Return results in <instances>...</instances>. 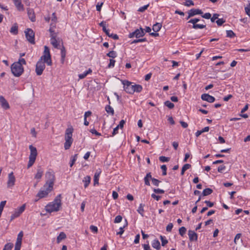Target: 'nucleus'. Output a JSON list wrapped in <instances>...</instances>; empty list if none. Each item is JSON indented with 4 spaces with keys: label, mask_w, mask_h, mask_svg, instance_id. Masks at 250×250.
<instances>
[{
    "label": "nucleus",
    "mask_w": 250,
    "mask_h": 250,
    "mask_svg": "<svg viewBox=\"0 0 250 250\" xmlns=\"http://www.w3.org/2000/svg\"><path fill=\"white\" fill-rule=\"evenodd\" d=\"M122 83L124 85V90L126 93L130 94H133L135 92L139 93L143 89V87L141 85L136 84L133 85L131 82L127 80H123L122 81Z\"/></svg>",
    "instance_id": "1"
},
{
    "label": "nucleus",
    "mask_w": 250,
    "mask_h": 250,
    "mask_svg": "<svg viewBox=\"0 0 250 250\" xmlns=\"http://www.w3.org/2000/svg\"><path fill=\"white\" fill-rule=\"evenodd\" d=\"M73 131V128L71 126V127L68 128L65 130V143L64 147L65 150L68 149L73 142L72 139V133Z\"/></svg>",
    "instance_id": "2"
},
{
    "label": "nucleus",
    "mask_w": 250,
    "mask_h": 250,
    "mask_svg": "<svg viewBox=\"0 0 250 250\" xmlns=\"http://www.w3.org/2000/svg\"><path fill=\"white\" fill-rule=\"evenodd\" d=\"M11 70L14 76L18 77L22 75L24 68L19 62H15L11 66Z\"/></svg>",
    "instance_id": "3"
},
{
    "label": "nucleus",
    "mask_w": 250,
    "mask_h": 250,
    "mask_svg": "<svg viewBox=\"0 0 250 250\" xmlns=\"http://www.w3.org/2000/svg\"><path fill=\"white\" fill-rule=\"evenodd\" d=\"M29 148L30 150V154L29 157V162L27 165V168L32 167L35 162L37 156V150L35 147L32 145H30Z\"/></svg>",
    "instance_id": "4"
},
{
    "label": "nucleus",
    "mask_w": 250,
    "mask_h": 250,
    "mask_svg": "<svg viewBox=\"0 0 250 250\" xmlns=\"http://www.w3.org/2000/svg\"><path fill=\"white\" fill-rule=\"evenodd\" d=\"M45 178L47 179L46 183L44 184V187H49V188H53L55 181V175L52 172L47 171L45 174Z\"/></svg>",
    "instance_id": "5"
},
{
    "label": "nucleus",
    "mask_w": 250,
    "mask_h": 250,
    "mask_svg": "<svg viewBox=\"0 0 250 250\" xmlns=\"http://www.w3.org/2000/svg\"><path fill=\"white\" fill-rule=\"evenodd\" d=\"M41 59H43V61L45 62V63L48 65H51L52 64L51 55L50 53V51L49 48L45 46L44 49L43 51V55L41 57Z\"/></svg>",
    "instance_id": "6"
},
{
    "label": "nucleus",
    "mask_w": 250,
    "mask_h": 250,
    "mask_svg": "<svg viewBox=\"0 0 250 250\" xmlns=\"http://www.w3.org/2000/svg\"><path fill=\"white\" fill-rule=\"evenodd\" d=\"M42 60L43 59L40 58L36 65L35 71L38 76H40L42 74L45 67V62L44 61L43 62Z\"/></svg>",
    "instance_id": "7"
},
{
    "label": "nucleus",
    "mask_w": 250,
    "mask_h": 250,
    "mask_svg": "<svg viewBox=\"0 0 250 250\" xmlns=\"http://www.w3.org/2000/svg\"><path fill=\"white\" fill-rule=\"evenodd\" d=\"M25 35L27 40L31 44H35V33L30 28L26 29L25 31Z\"/></svg>",
    "instance_id": "8"
},
{
    "label": "nucleus",
    "mask_w": 250,
    "mask_h": 250,
    "mask_svg": "<svg viewBox=\"0 0 250 250\" xmlns=\"http://www.w3.org/2000/svg\"><path fill=\"white\" fill-rule=\"evenodd\" d=\"M25 208V204H23L21 207L15 209L10 216V221H12L14 219L19 217L21 214L24 211Z\"/></svg>",
    "instance_id": "9"
},
{
    "label": "nucleus",
    "mask_w": 250,
    "mask_h": 250,
    "mask_svg": "<svg viewBox=\"0 0 250 250\" xmlns=\"http://www.w3.org/2000/svg\"><path fill=\"white\" fill-rule=\"evenodd\" d=\"M99 25L103 28V31L105 33V34L109 37L111 38L114 40H118L119 36L117 34L113 33H109V29L106 28V22L105 21H102L99 23Z\"/></svg>",
    "instance_id": "10"
},
{
    "label": "nucleus",
    "mask_w": 250,
    "mask_h": 250,
    "mask_svg": "<svg viewBox=\"0 0 250 250\" xmlns=\"http://www.w3.org/2000/svg\"><path fill=\"white\" fill-rule=\"evenodd\" d=\"M145 35V32L144 31V29L142 27H140V29H137L134 32L129 33L128 37L129 38L133 37L139 38L140 37H143Z\"/></svg>",
    "instance_id": "11"
},
{
    "label": "nucleus",
    "mask_w": 250,
    "mask_h": 250,
    "mask_svg": "<svg viewBox=\"0 0 250 250\" xmlns=\"http://www.w3.org/2000/svg\"><path fill=\"white\" fill-rule=\"evenodd\" d=\"M62 204H47L45 207L46 212L51 213L59 211L61 208Z\"/></svg>",
    "instance_id": "12"
},
{
    "label": "nucleus",
    "mask_w": 250,
    "mask_h": 250,
    "mask_svg": "<svg viewBox=\"0 0 250 250\" xmlns=\"http://www.w3.org/2000/svg\"><path fill=\"white\" fill-rule=\"evenodd\" d=\"M53 188H49L48 186L46 187L43 186V187L39 191L37 194V196L40 198H42L46 197L48 193L52 190Z\"/></svg>",
    "instance_id": "13"
},
{
    "label": "nucleus",
    "mask_w": 250,
    "mask_h": 250,
    "mask_svg": "<svg viewBox=\"0 0 250 250\" xmlns=\"http://www.w3.org/2000/svg\"><path fill=\"white\" fill-rule=\"evenodd\" d=\"M201 99L204 101H207L208 103H212L214 102L215 99L214 97L209 95L208 94H203L201 95Z\"/></svg>",
    "instance_id": "14"
},
{
    "label": "nucleus",
    "mask_w": 250,
    "mask_h": 250,
    "mask_svg": "<svg viewBox=\"0 0 250 250\" xmlns=\"http://www.w3.org/2000/svg\"><path fill=\"white\" fill-rule=\"evenodd\" d=\"M15 182V177L14 176L13 172H11L8 174V180L7 181V186L8 187L14 186Z\"/></svg>",
    "instance_id": "15"
},
{
    "label": "nucleus",
    "mask_w": 250,
    "mask_h": 250,
    "mask_svg": "<svg viewBox=\"0 0 250 250\" xmlns=\"http://www.w3.org/2000/svg\"><path fill=\"white\" fill-rule=\"evenodd\" d=\"M0 104L1 107L4 109H8L10 108L8 103L2 96H0Z\"/></svg>",
    "instance_id": "16"
},
{
    "label": "nucleus",
    "mask_w": 250,
    "mask_h": 250,
    "mask_svg": "<svg viewBox=\"0 0 250 250\" xmlns=\"http://www.w3.org/2000/svg\"><path fill=\"white\" fill-rule=\"evenodd\" d=\"M189 239L190 241H197L198 235L193 230H189L188 231Z\"/></svg>",
    "instance_id": "17"
},
{
    "label": "nucleus",
    "mask_w": 250,
    "mask_h": 250,
    "mask_svg": "<svg viewBox=\"0 0 250 250\" xmlns=\"http://www.w3.org/2000/svg\"><path fill=\"white\" fill-rule=\"evenodd\" d=\"M188 11L189 12V16L190 17H193L196 15H202L203 14V12H202V11L199 9L192 8V9L188 10Z\"/></svg>",
    "instance_id": "18"
},
{
    "label": "nucleus",
    "mask_w": 250,
    "mask_h": 250,
    "mask_svg": "<svg viewBox=\"0 0 250 250\" xmlns=\"http://www.w3.org/2000/svg\"><path fill=\"white\" fill-rule=\"evenodd\" d=\"M27 14L29 19L31 20V21L34 22L36 21V17L35 16L34 10L33 9H28Z\"/></svg>",
    "instance_id": "19"
},
{
    "label": "nucleus",
    "mask_w": 250,
    "mask_h": 250,
    "mask_svg": "<svg viewBox=\"0 0 250 250\" xmlns=\"http://www.w3.org/2000/svg\"><path fill=\"white\" fill-rule=\"evenodd\" d=\"M101 173V170L100 169L97 170L96 172L95 173L94 176V185H96V184H99V178L100 177V175Z\"/></svg>",
    "instance_id": "20"
},
{
    "label": "nucleus",
    "mask_w": 250,
    "mask_h": 250,
    "mask_svg": "<svg viewBox=\"0 0 250 250\" xmlns=\"http://www.w3.org/2000/svg\"><path fill=\"white\" fill-rule=\"evenodd\" d=\"M13 1L16 7L19 11L23 10V5L21 3V0H13Z\"/></svg>",
    "instance_id": "21"
},
{
    "label": "nucleus",
    "mask_w": 250,
    "mask_h": 250,
    "mask_svg": "<svg viewBox=\"0 0 250 250\" xmlns=\"http://www.w3.org/2000/svg\"><path fill=\"white\" fill-rule=\"evenodd\" d=\"M23 235V233L22 231H20L18 235L16 243L15 244L16 245L21 246Z\"/></svg>",
    "instance_id": "22"
},
{
    "label": "nucleus",
    "mask_w": 250,
    "mask_h": 250,
    "mask_svg": "<svg viewBox=\"0 0 250 250\" xmlns=\"http://www.w3.org/2000/svg\"><path fill=\"white\" fill-rule=\"evenodd\" d=\"M152 176L150 172L146 174V176L144 178V182L146 185L149 186L150 182L149 180H151Z\"/></svg>",
    "instance_id": "23"
},
{
    "label": "nucleus",
    "mask_w": 250,
    "mask_h": 250,
    "mask_svg": "<svg viewBox=\"0 0 250 250\" xmlns=\"http://www.w3.org/2000/svg\"><path fill=\"white\" fill-rule=\"evenodd\" d=\"M43 170L42 169L41 167H38L37 169V173L35 176V178L37 179H40L42 178L43 174Z\"/></svg>",
    "instance_id": "24"
},
{
    "label": "nucleus",
    "mask_w": 250,
    "mask_h": 250,
    "mask_svg": "<svg viewBox=\"0 0 250 250\" xmlns=\"http://www.w3.org/2000/svg\"><path fill=\"white\" fill-rule=\"evenodd\" d=\"M152 246L153 248H155L157 250H159L161 249L160 242L157 239H155L153 241L152 243Z\"/></svg>",
    "instance_id": "25"
},
{
    "label": "nucleus",
    "mask_w": 250,
    "mask_h": 250,
    "mask_svg": "<svg viewBox=\"0 0 250 250\" xmlns=\"http://www.w3.org/2000/svg\"><path fill=\"white\" fill-rule=\"evenodd\" d=\"M10 32L14 35H17L18 33V26L16 23L12 26Z\"/></svg>",
    "instance_id": "26"
},
{
    "label": "nucleus",
    "mask_w": 250,
    "mask_h": 250,
    "mask_svg": "<svg viewBox=\"0 0 250 250\" xmlns=\"http://www.w3.org/2000/svg\"><path fill=\"white\" fill-rule=\"evenodd\" d=\"M91 181V177L90 176H85L83 180L84 183V187L85 188H87Z\"/></svg>",
    "instance_id": "27"
},
{
    "label": "nucleus",
    "mask_w": 250,
    "mask_h": 250,
    "mask_svg": "<svg viewBox=\"0 0 250 250\" xmlns=\"http://www.w3.org/2000/svg\"><path fill=\"white\" fill-rule=\"evenodd\" d=\"M66 237V234L63 232H61L57 238V243H60V242L64 239Z\"/></svg>",
    "instance_id": "28"
},
{
    "label": "nucleus",
    "mask_w": 250,
    "mask_h": 250,
    "mask_svg": "<svg viewBox=\"0 0 250 250\" xmlns=\"http://www.w3.org/2000/svg\"><path fill=\"white\" fill-rule=\"evenodd\" d=\"M105 110L108 114H110L112 116L114 114V110L113 108L109 104L107 105L105 107Z\"/></svg>",
    "instance_id": "29"
},
{
    "label": "nucleus",
    "mask_w": 250,
    "mask_h": 250,
    "mask_svg": "<svg viewBox=\"0 0 250 250\" xmlns=\"http://www.w3.org/2000/svg\"><path fill=\"white\" fill-rule=\"evenodd\" d=\"M162 27V24L160 23H156L153 25L152 29L155 32H157L160 31Z\"/></svg>",
    "instance_id": "30"
},
{
    "label": "nucleus",
    "mask_w": 250,
    "mask_h": 250,
    "mask_svg": "<svg viewBox=\"0 0 250 250\" xmlns=\"http://www.w3.org/2000/svg\"><path fill=\"white\" fill-rule=\"evenodd\" d=\"M193 24L192 28L195 29H203L206 27V25L203 24L192 23Z\"/></svg>",
    "instance_id": "31"
},
{
    "label": "nucleus",
    "mask_w": 250,
    "mask_h": 250,
    "mask_svg": "<svg viewBox=\"0 0 250 250\" xmlns=\"http://www.w3.org/2000/svg\"><path fill=\"white\" fill-rule=\"evenodd\" d=\"M213 192V190L210 188H205L203 191V196H207Z\"/></svg>",
    "instance_id": "32"
},
{
    "label": "nucleus",
    "mask_w": 250,
    "mask_h": 250,
    "mask_svg": "<svg viewBox=\"0 0 250 250\" xmlns=\"http://www.w3.org/2000/svg\"><path fill=\"white\" fill-rule=\"evenodd\" d=\"M66 55V52L64 47L61 49V62L62 63H63L64 59Z\"/></svg>",
    "instance_id": "33"
},
{
    "label": "nucleus",
    "mask_w": 250,
    "mask_h": 250,
    "mask_svg": "<svg viewBox=\"0 0 250 250\" xmlns=\"http://www.w3.org/2000/svg\"><path fill=\"white\" fill-rule=\"evenodd\" d=\"M140 207L138 208V209H137V211L138 212V213L139 214H140L142 216H144V207L145 206V204H144L143 205V204H140Z\"/></svg>",
    "instance_id": "34"
},
{
    "label": "nucleus",
    "mask_w": 250,
    "mask_h": 250,
    "mask_svg": "<svg viewBox=\"0 0 250 250\" xmlns=\"http://www.w3.org/2000/svg\"><path fill=\"white\" fill-rule=\"evenodd\" d=\"M51 43L52 45L55 47L57 48L59 45V43H58L56 39H50Z\"/></svg>",
    "instance_id": "35"
},
{
    "label": "nucleus",
    "mask_w": 250,
    "mask_h": 250,
    "mask_svg": "<svg viewBox=\"0 0 250 250\" xmlns=\"http://www.w3.org/2000/svg\"><path fill=\"white\" fill-rule=\"evenodd\" d=\"M165 106L168 107L169 109H172L174 107V104L169 101H167L164 103Z\"/></svg>",
    "instance_id": "36"
},
{
    "label": "nucleus",
    "mask_w": 250,
    "mask_h": 250,
    "mask_svg": "<svg viewBox=\"0 0 250 250\" xmlns=\"http://www.w3.org/2000/svg\"><path fill=\"white\" fill-rule=\"evenodd\" d=\"M106 56L110 58H115L117 57V53L115 51H111L106 54Z\"/></svg>",
    "instance_id": "37"
},
{
    "label": "nucleus",
    "mask_w": 250,
    "mask_h": 250,
    "mask_svg": "<svg viewBox=\"0 0 250 250\" xmlns=\"http://www.w3.org/2000/svg\"><path fill=\"white\" fill-rule=\"evenodd\" d=\"M125 224L123 227H120V231L119 232H117V235H122L124 233V229L126 226H127V220L125 219Z\"/></svg>",
    "instance_id": "38"
},
{
    "label": "nucleus",
    "mask_w": 250,
    "mask_h": 250,
    "mask_svg": "<svg viewBox=\"0 0 250 250\" xmlns=\"http://www.w3.org/2000/svg\"><path fill=\"white\" fill-rule=\"evenodd\" d=\"M13 247V244L11 243L6 244L3 249V250H11Z\"/></svg>",
    "instance_id": "39"
},
{
    "label": "nucleus",
    "mask_w": 250,
    "mask_h": 250,
    "mask_svg": "<svg viewBox=\"0 0 250 250\" xmlns=\"http://www.w3.org/2000/svg\"><path fill=\"white\" fill-rule=\"evenodd\" d=\"M186 230H187V229L185 227H182L179 229V234L182 236H183L185 235V234L186 233Z\"/></svg>",
    "instance_id": "40"
},
{
    "label": "nucleus",
    "mask_w": 250,
    "mask_h": 250,
    "mask_svg": "<svg viewBox=\"0 0 250 250\" xmlns=\"http://www.w3.org/2000/svg\"><path fill=\"white\" fill-rule=\"evenodd\" d=\"M227 37L233 38L235 36V34L232 30H227Z\"/></svg>",
    "instance_id": "41"
},
{
    "label": "nucleus",
    "mask_w": 250,
    "mask_h": 250,
    "mask_svg": "<svg viewBox=\"0 0 250 250\" xmlns=\"http://www.w3.org/2000/svg\"><path fill=\"white\" fill-rule=\"evenodd\" d=\"M146 41H147V40L146 38L136 39V40H134V41H133L131 42V44L136 43L138 42H146Z\"/></svg>",
    "instance_id": "42"
},
{
    "label": "nucleus",
    "mask_w": 250,
    "mask_h": 250,
    "mask_svg": "<svg viewBox=\"0 0 250 250\" xmlns=\"http://www.w3.org/2000/svg\"><path fill=\"white\" fill-rule=\"evenodd\" d=\"M170 160L169 157H167L164 156H161L159 157V160L162 162H167Z\"/></svg>",
    "instance_id": "43"
},
{
    "label": "nucleus",
    "mask_w": 250,
    "mask_h": 250,
    "mask_svg": "<svg viewBox=\"0 0 250 250\" xmlns=\"http://www.w3.org/2000/svg\"><path fill=\"white\" fill-rule=\"evenodd\" d=\"M61 195H58L54 199V200L50 203H61Z\"/></svg>",
    "instance_id": "44"
},
{
    "label": "nucleus",
    "mask_w": 250,
    "mask_h": 250,
    "mask_svg": "<svg viewBox=\"0 0 250 250\" xmlns=\"http://www.w3.org/2000/svg\"><path fill=\"white\" fill-rule=\"evenodd\" d=\"M151 181H152V184L155 186H158L159 184L161 183V181H159V180L157 179H155L154 178H151Z\"/></svg>",
    "instance_id": "45"
},
{
    "label": "nucleus",
    "mask_w": 250,
    "mask_h": 250,
    "mask_svg": "<svg viewBox=\"0 0 250 250\" xmlns=\"http://www.w3.org/2000/svg\"><path fill=\"white\" fill-rule=\"evenodd\" d=\"M160 239L162 242V246H165L168 243V241L165 238L164 236L161 235Z\"/></svg>",
    "instance_id": "46"
},
{
    "label": "nucleus",
    "mask_w": 250,
    "mask_h": 250,
    "mask_svg": "<svg viewBox=\"0 0 250 250\" xmlns=\"http://www.w3.org/2000/svg\"><path fill=\"white\" fill-rule=\"evenodd\" d=\"M142 246L144 250H152L149 245L148 241H146V244H143Z\"/></svg>",
    "instance_id": "47"
},
{
    "label": "nucleus",
    "mask_w": 250,
    "mask_h": 250,
    "mask_svg": "<svg viewBox=\"0 0 250 250\" xmlns=\"http://www.w3.org/2000/svg\"><path fill=\"white\" fill-rule=\"evenodd\" d=\"M161 168L162 169L163 172H162V175L165 176L167 175V166L165 165H162L161 167Z\"/></svg>",
    "instance_id": "48"
},
{
    "label": "nucleus",
    "mask_w": 250,
    "mask_h": 250,
    "mask_svg": "<svg viewBox=\"0 0 250 250\" xmlns=\"http://www.w3.org/2000/svg\"><path fill=\"white\" fill-rule=\"evenodd\" d=\"M225 22V20H224L223 18L218 19L216 21V22L218 26H221Z\"/></svg>",
    "instance_id": "49"
},
{
    "label": "nucleus",
    "mask_w": 250,
    "mask_h": 250,
    "mask_svg": "<svg viewBox=\"0 0 250 250\" xmlns=\"http://www.w3.org/2000/svg\"><path fill=\"white\" fill-rule=\"evenodd\" d=\"M149 6V4H146V5H144L142 7H141L139 8V9L138 10V11L140 12H144L146 9H147V8Z\"/></svg>",
    "instance_id": "50"
},
{
    "label": "nucleus",
    "mask_w": 250,
    "mask_h": 250,
    "mask_svg": "<svg viewBox=\"0 0 250 250\" xmlns=\"http://www.w3.org/2000/svg\"><path fill=\"white\" fill-rule=\"evenodd\" d=\"M90 229L94 233L98 232V228L96 226L91 225L90 226Z\"/></svg>",
    "instance_id": "51"
},
{
    "label": "nucleus",
    "mask_w": 250,
    "mask_h": 250,
    "mask_svg": "<svg viewBox=\"0 0 250 250\" xmlns=\"http://www.w3.org/2000/svg\"><path fill=\"white\" fill-rule=\"evenodd\" d=\"M122 217L121 215H118L115 217L114 222L115 223H119L122 221Z\"/></svg>",
    "instance_id": "52"
},
{
    "label": "nucleus",
    "mask_w": 250,
    "mask_h": 250,
    "mask_svg": "<svg viewBox=\"0 0 250 250\" xmlns=\"http://www.w3.org/2000/svg\"><path fill=\"white\" fill-rule=\"evenodd\" d=\"M201 16L202 18L206 19H209L211 18V15L209 13H206L204 14H202Z\"/></svg>",
    "instance_id": "53"
},
{
    "label": "nucleus",
    "mask_w": 250,
    "mask_h": 250,
    "mask_svg": "<svg viewBox=\"0 0 250 250\" xmlns=\"http://www.w3.org/2000/svg\"><path fill=\"white\" fill-rule=\"evenodd\" d=\"M246 13L250 17V3L245 8Z\"/></svg>",
    "instance_id": "54"
},
{
    "label": "nucleus",
    "mask_w": 250,
    "mask_h": 250,
    "mask_svg": "<svg viewBox=\"0 0 250 250\" xmlns=\"http://www.w3.org/2000/svg\"><path fill=\"white\" fill-rule=\"evenodd\" d=\"M184 5L187 6H190L191 5H194V2L192 0H188L186 1V2L184 3Z\"/></svg>",
    "instance_id": "55"
},
{
    "label": "nucleus",
    "mask_w": 250,
    "mask_h": 250,
    "mask_svg": "<svg viewBox=\"0 0 250 250\" xmlns=\"http://www.w3.org/2000/svg\"><path fill=\"white\" fill-rule=\"evenodd\" d=\"M200 20L198 18L191 19L188 21V23H197V22L199 21Z\"/></svg>",
    "instance_id": "56"
},
{
    "label": "nucleus",
    "mask_w": 250,
    "mask_h": 250,
    "mask_svg": "<svg viewBox=\"0 0 250 250\" xmlns=\"http://www.w3.org/2000/svg\"><path fill=\"white\" fill-rule=\"evenodd\" d=\"M109 61H110V62L108 65V67L109 68L114 67L115 65V60H114L113 59H110Z\"/></svg>",
    "instance_id": "57"
},
{
    "label": "nucleus",
    "mask_w": 250,
    "mask_h": 250,
    "mask_svg": "<svg viewBox=\"0 0 250 250\" xmlns=\"http://www.w3.org/2000/svg\"><path fill=\"white\" fill-rule=\"evenodd\" d=\"M218 16H219V14H214L213 15V16L212 17H211V18H210V20H211V21L212 22H214L215 21V20L218 19Z\"/></svg>",
    "instance_id": "58"
},
{
    "label": "nucleus",
    "mask_w": 250,
    "mask_h": 250,
    "mask_svg": "<svg viewBox=\"0 0 250 250\" xmlns=\"http://www.w3.org/2000/svg\"><path fill=\"white\" fill-rule=\"evenodd\" d=\"M90 132L93 134L96 135V136H101V134L97 131L95 129H91L90 130Z\"/></svg>",
    "instance_id": "59"
},
{
    "label": "nucleus",
    "mask_w": 250,
    "mask_h": 250,
    "mask_svg": "<svg viewBox=\"0 0 250 250\" xmlns=\"http://www.w3.org/2000/svg\"><path fill=\"white\" fill-rule=\"evenodd\" d=\"M16 62H19L20 64H21V65H22V64L25 65L26 64V61L23 58L19 59L18 61Z\"/></svg>",
    "instance_id": "60"
},
{
    "label": "nucleus",
    "mask_w": 250,
    "mask_h": 250,
    "mask_svg": "<svg viewBox=\"0 0 250 250\" xmlns=\"http://www.w3.org/2000/svg\"><path fill=\"white\" fill-rule=\"evenodd\" d=\"M173 224L172 223H169L167 225L166 228V230L168 232H170L171 231V229L173 228Z\"/></svg>",
    "instance_id": "61"
},
{
    "label": "nucleus",
    "mask_w": 250,
    "mask_h": 250,
    "mask_svg": "<svg viewBox=\"0 0 250 250\" xmlns=\"http://www.w3.org/2000/svg\"><path fill=\"white\" fill-rule=\"evenodd\" d=\"M190 167H191V165H190L189 164H186L183 166V167H182V168L183 169V170H184L186 171L187 170L189 169Z\"/></svg>",
    "instance_id": "62"
},
{
    "label": "nucleus",
    "mask_w": 250,
    "mask_h": 250,
    "mask_svg": "<svg viewBox=\"0 0 250 250\" xmlns=\"http://www.w3.org/2000/svg\"><path fill=\"white\" fill-rule=\"evenodd\" d=\"M225 168L226 166H225L224 165H221L218 167L217 170L219 172L222 173L223 170L225 169Z\"/></svg>",
    "instance_id": "63"
},
{
    "label": "nucleus",
    "mask_w": 250,
    "mask_h": 250,
    "mask_svg": "<svg viewBox=\"0 0 250 250\" xmlns=\"http://www.w3.org/2000/svg\"><path fill=\"white\" fill-rule=\"evenodd\" d=\"M119 128V126H117L116 127H115L113 129V130L112 132V136L115 135L116 134H117L118 133Z\"/></svg>",
    "instance_id": "64"
}]
</instances>
